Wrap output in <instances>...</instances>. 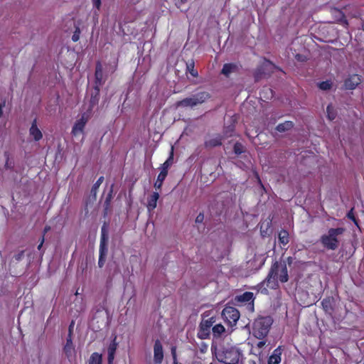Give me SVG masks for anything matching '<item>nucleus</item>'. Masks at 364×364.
<instances>
[{
  "mask_svg": "<svg viewBox=\"0 0 364 364\" xmlns=\"http://www.w3.org/2000/svg\"><path fill=\"white\" fill-rule=\"evenodd\" d=\"M164 359L163 346L161 341L157 339L154 345V364H161Z\"/></svg>",
  "mask_w": 364,
  "mask_h": 364,
  "instance_id": "9d476101",
  "label": "nucleus"
},
{
  "mask_svg": "<svg viewBox=\"0 0 364 364\" xmlns=\"http://www.w3.org/2000/svg\"><path fill=\"white\" fill-rule=\"evenodd\" d=\"M256 176H257V178L258 183H259V184L260 185V186H261L262 188H264V186H263V184H262V181H261V179H260V178H259V175H258L257 173H256Z\"/></svg>",
  "mask_w": 364,
  "mask_h": 364,
  "instance_id": "6e6d98bb",
  "label": "nucleus"
},
{
  "mask_svg": "<svg viewBox=\"0 0 364 364\" xmlns=\"http://www.w3.org/2000/svg\"><path fill=\"white\" fill-rule=\"evenodd\" d=\"M213 335L214 337L218 338L225 333V328L222 324H216L212 328Z\"/></svg>",
  "mask_w": 364,
  "mask_h": 364,
  "instance_id": "c85d7f7f",
  "label": "nucleus"
},
{
  "mask_svg": "<svg viewBox=\"0 0 364 364\" xmlns=\"http://www.w3.org/2000/svg\"><path fill=\"white\" fill-rule=\"evenodd\" d=\"M50 227L49 225H46V226H45V228H44V229H43V234H42V235H41V236H43V238H45V235H46V234L48 231H50Z\"/></svg>",
  "mask_w": 364,
  "mask_h": 364,
  "instance_id": "603ef678",
  "label": "nucleus"
},
{
  "mask_svg": "<svg viewBox=\"0 0 364 364\" xmlns=\"http://www.w3.org/2000/svg\"><path fill=\"white\" fill-rule=\"evenodd\" d=\"M215 322V318L212 316L208 319H203L199 324L197 336L200 339H207L210 335V328Z\"/></svg>",
  "mask_w": 364,
  "mask_h": 364,
  "instance_id": "0eeeda50",
  "label": "nucleus"
},
{
  "mask_svg": "<svg viewBox=\"0 0 364 364\" xmlns=\"http://www.w3.org/2000/svg\"><path fill=\"white\" fill-rule=\"evenodd\" d=\"M295 58L299 62H305L307 60L306 57L305 55H301V54H296L295 55Z\"/></svg>",
  "mask_w": 364,
  "mask_h": 364,
  "instance_id": "37998d69",
  "label": "nucleus"
},
{
  "mask_svg": "<svg viewBox=\"0 0 364 364\" xmlns=\"http://www.w3.org/2000/svg\"><path fill=\"white\" fill-rule=\"evenodd\" d=\"M282 348L279 346L275 348L272 354L269 357L267 364H280L282 360Z\"/></svg>",
  "mask_w": 364,
  "mask_h": 364,
  "instance_id": "4468645a",
  "label": "nucleus"
},
{
  "mask_svg": "<svg viewBox=\"0 0 364 364\" xmlns=\"http://www.w3.org/2000/svg\"><path fill=\"white\" fill-rule=\"evenodd\" d=\"M101 1H102V0H92L94 7H95V8H96V9H97L98 10H99V9H100V7H101V4H102Z\"/></svg>",
  "mask_w": 364,
  "mask_h": 364,
  "instance_id": "49530a36",
  "label": "nucleus"
},
{
  "mask_svg": "<svg viewBox=\"0 0 364 364\" xmlns=\"http://www.w3.org/2000/svg\"><path fill=\"white\" fill-rule=\"evenodd\" d=\"M266 345V341L263 339L259 341L256 346L258 349H262Z\"/></svg>",
  "mask_w": 364,
  "mask_h": 364,
  "instance_id": "09e8293b",
  "label": "nucleus"
},
{
  "mask_svg": "<svg viewBox=\"0 0 364 364\" xmlns=\"http://www.w3.org/2000/svg\"><path fill=\"white\" fill-rule=\"evenodd\" d=\"M108 239L107 225L105 223L101 228L100 241H108Z\"/></svg>",
  "mask_w": 364,
  "mask_h": 364,
  "instance_id": "f704fd0d",
  "label": "nucleus"
},
{
  "mask_svg": "<svg viewBox=\"0 0 364 364\" xmlns=\"http://www.w3.org/2000/svg\"><path fill=\"white\" fill-rule=\"evenodd\" d=\"M112 187L111 188L109 193L107 194L104 202V214L106 215L110 208L111 200L112 199Z\"/></svg>",
  "mask_w": 364,
  "mask_h": 364,
  "instance_id": "cd10ccee",
  "label": "nucleus"
},
{
  "mask_svg": "<svg viewBox=\"0 0 364 364\" xmlns=\"http://www.w3.org/2000/svg\"><path fill=\"white\" fill-rule=\"evenodd\" d=\"M249 364H257V363L255 360H251L249 361Z\"/></svg>",
  "mask_w": 364,
  "mask_h": 364,
  "instance_id": "4d7b16f0",
  "label": "nucleus"
},
{
  "mask_svg": "<svg viewBox=\"0 0 364 364\" xmlns=\"http://www.w3.org/2000/svg\"><path fill=\"white\" fill-rule=\"evenodd\" d=\"M88 120V114L86 113H83L81 117L75 122L72 128L71 134L73 136H77L80 134H82L84 132L85 125L87 123Z\"/></svg>",
  "mask_w": 364,
  "mask_h": 364,
  "instance_id": "6e6552de",
  "label": "nucleus"
},
{
  "mask_svg": "<svg viewBox=\"0 0 364 364\" xmlns=\"http://www.w3.org/2000/svg\"><path fill=\"white\" fill-rule=\"evenodd\" d=\"M117 63H116L115 66H114V70H115L117 69Z\"/></svg>",
  "mask_w": 364,
  "mask_h": 364,
  "instance_id": "bf43d9fd",
  "label": "nucleus"
},
{
  "mask_svg": "<svg viewBox=\"0 0 364 364\" xmlns=\"http://www.w3.org/2000/svg\"><path fill=\"white\" fill-rule=\"evenodd\" d=\"M23 256H24V250H21L18 253L16 254L14 257L16 261L19 262L22 259Z\"/></svg>",
  "mask_w": 364,
  "mask_h": 364,
  "instance_id": "79ce46f5",
  "label": "nucleus"
},
{
  "mask_svg": "<svg viewBox=\"0 0 364 364\" xmlns=\"http://www.w3.org/2000/svg\"><path fill=\"white\" fill-rule=\"evenodd\" d=\"M29 134L36 141H40L43 138V134L37 126V119H34L29 129Z\"/></svg>",
  "mask_w": 364,
  "mask_h": 364,
  "instance_id": "ddd939ff",
  "label": "nucleus"
},
{
  "mask_svg": "<svg viewBox=\"0 0 364 364\" xmlns=\"http://www.w3.org/2000/svg\"><path fill=\"white\" fill-rule=\"evenodd\" d=\"M362 82V76L358 74L349 75L344 80L346 90H355Z\"/></svg>",
  "mask_w": 364,
  "mask_h": 364,
  "instance_id": "1a4fd4ad",
  "label": "nucleus"
},
{
  "mask_svg": "<svg viewBox=\"0 0 364 364\" xmlns=\"http://www.w3.org/2000/svg\"><path fill=\"white\" fill-rule=\"evenodd\" d=\"M181 3L183 4L186 1V0H181Z\"/></svg>",
  "mask_w": 364,
  "mask_h": 364,
  "instance_id": "13d9d810",
  "label": "nucleus"
},
{
  "mask_svg": "<svg viewBox=\"0 0 364 364\" xmlns=\"http://www.w3.org/2000/svg\"><path fill=\"white\" fill-rule=\"evenodd\" d=\"M208 346L205 342H201L199 345V350L201 353H205L208 350Z\"/></svg>",
  "mask_w": 364,
  "mask_h": 364,
  "instance_id": "ea45409f",
  "label": "nucleus"
},
{
  "mask_svg": "<svg viewBox=\"0 0 364 364\" xmlns=\"http://www.w3.org/2000/svg\"><path fill=\"white\" fill-rule=\"evenodd\" d=\"M100 87L94 86V91L91 94L90 100L89 110H92L93 107L97 105L100 100Z\"/></svg>",
  "mask_w": 364,
  "mask_h": 364,
  "instance_id": "6ab92c4d",
  "label": "nucleus"
},
{
  "mask_svg": "<svg viewBox=\"0 0 364 364\" xmlns=\"http://www.w3.org/2000/svg\"><path fill=\"white\" fill-rule=\"evenodd\" d=\"M326 112H327L328 118L330 120H333L336 118V114L334 112L333 108L331 105L327 106Z\"/></svg>",
  "mask_w": 364,
  "mask_h": 364,
  "instance_id": "e433bc0d",
  "label": "nucleus"
},
{
  "mask_svg": "<svg viewBox=\"0 0 364 364\" xmlns=\"http://www.w3.org/2000/svg\"><path fill=\"white\" fill-rule=\"evenodd\" d=\"M347 218L350 220H351L354 224L357 226H358V220L356 219L355 215H354V213H353V208H351L348 213H347Z\"/></svg>",
  "mask_w": 364,
  "mask_h": 364,
  "instance_id": "4c0bfd02",
  "label": "nucleus"
},
{
  "mask_svg": "<svg viewBox=\"0 0 364 364\" xmlns=\"http://www.w3.org/2000/svg\"><path fill=\"white\" fill-rule=\"evenodd\" d=\"M254 294L251 291H245L241 295L237 296V301L239 302H250L254 306Z\"/></svg>",
  "mask_w": 364,
  "mask_h": 364,
  "instance_id": "aec40b11",
  "label": "nucleus"
},
{
  "mask_svg": "<svg viewBox=\"0 0 364 364\" xmlns=\"http://www.w3.org/2000/svg\"><path fill=\"white\" fill-rule=\"evenodd\" d=\"M80 33V28L78 27H77L75 29V31L74 32V33L72 36V40L73 42H77L79 40Z\"/></svg>",
  "mask_w": 364,
  "mask_h": 364,
  "instance_id": "58836bf2",
  "label": "nucleus"
},
{
  "mask_svg": "<svg viewBox=\"0 0 364 364\" xmlns=\"http://www.w3.org/2000/svg\"><path fill=\"white\" fill-rule=\"evenodd\" d=\"M4 156L6 158V162L4 164L5 169L13 171L14 167V161L10 159L9 153L8 151H5Z\"/></svg>",
  "mask_w": 364,
  "mask_h": 364,
  "instance_id": "c756f323",
  "label": "nucleus"
},
{
  "mask_svg": "<svg viewBox=\"0 0 364 364\" xmlns=\"http://www.w3.org/2000/svg\"><path fill=\"white\" fill-rule=\"evenodd\" d=\"M294 127V123L291 121H286L283 123L279 124L276 127V130L279 132H284L286 131H289L292 129Z\"/></svg>",
  "mask_w": 364,
  "mask_h": 364,
  "instance_id": "b1692460",
  "label": "nucleus"
},
{
  "mask_svg": "<svg viewBox=\"0 0 364 364\" xmlns=\"http://www.w3.org/2000/svg\"><path fill=\"white\" fill-rule=\"evenodd\" d=\"M239 311L232 306H225L222 311V317L228 325L234 326L240 318Z\"/></svg>",
  "mask_w": 364,
  "mask_h": 364,
  "instance_id": "423d86ee",
  "label": "nucleus"
},
{
  "mask_svg": "<svg viewBox=\"0 0 364 364\" xmlns=\"http://www.w3.org/2000/svg\"><path fill=\"white\" fill-rule=\"evenodd\" d=\"M328 303H329V301H327V300H326V299H323V300L322 301V302H321V304H322V305H323V308H324V309L328 308Z\"/></svg>",
  "mask_w": 364,
  "mask_h": 364,
  "instance_id": "864d4df0",
  "label": "nucleus"
},
{
  "mask_svg": "<svg viewBox=\"0 0 364 364\" xmlns=\"http://www.w3.org/2000/svg\"><path fill=\"white\" fill-rule=\"evenodd\" d=\"M105 82L103 79L102 65L100 61H97L95 65V87H100Z\"/></svg>",
  "mask_w": 364,
  "mask_h": 364,
  "instance_id": "9b49d317",
  "label": "nucleus"
},
{
  "mask_svg": "<svg viewBox=\"0 0 364 364\" xmlns=\"http://www.w3.org/2000/svg\"><path fill=\"white\" fill-rule=\"evenodd\" d=\"M117 348V343L116 342V338L110 343L107 349V362L108 364H113L114 359V355Z\"/></svg>",
  "mask_w": 364,
  "mask_h": 364,
  "instance_id": "dca6fc26",
  "label": "nucleus"
},
{
  "mask_svg": "<svg viewBox=\"0 0 364 364\" xmlns=\"http://www.w3.org/2000/svg\"><path fill=\"white\" fill-rule=\"evenodd\" d=\"M188 72L193 77L198 76V71L195 69V63L193 59L186 62V73Z\"/></svg>",
  "mask_w": 364,
  "mask_h": 364,
  "instance_id": "393cba45",
  "label": "nucleus"
},
{
  "mask_svg": "<svg viewBox=\"0 0 364 364\" xmlns=\"http://www.w3.org/2000/svg\"><path fill=\"white\" fill-rule=\"evenodd\" d=\"M104 181V177L103 176H100L97 180V181L94 183V185L92 186V188H91V193L93 194L94 196L96 195L97 192V190L99 188V187L100 186V185Z\"/></svg>",
  "mask_w": 364,
  "mask_h": 364,
  "instance_id": "72a5a7b5",
  "label": "nucleus"
},
{
  "mask_svg": "<svg viewBox=\"0 0 364 364\" xmlns=\"http://www.w3.org/2000/svg\"><path fill=\"white\" fill-rule=\"evenodd\" d=\"M273 319L270 316H259L252 323V335L259 340L264 339L269 334Z\"/></svg>",
  "mask_w": 364,
  "mask_h": 364,
  "instance_id": "7ed1b4c3",
  "label": "nucleus"
},
{
  "mask_svg": "<svg viewBox=\"0 0 364 364\" xmlns=\"http://www.w3.org/2000/svg\"><path fill=\"white\" fill-rule=\"evenodd\" d=\"M105 261H106V257H99V259H98L99 267L102 268L105 265Z\"/></svg>",
  "mask_w": 364,
  "mask_h": 364,
  "instance_id": "de8ad7c7",
  "label": "nucleus"
},
{
  "mask_svg": "<svg viewBox=\"0 0 364 364\" xmlns=\"http://www.w3.org/2000/svg\"><path fill=\"white\" fill-rule=\"evenodd\" d=\"M318 87L321 90H329L332 87V82L329 80L322 81L318 84Z\"/></svg>",
  "mask_w": 364,
  "mask_h": 364,
  "instance_id": "473e14b6",
  "label": "nucleus"
},
{
  "mask_svg": "<svg viewBox=\"0 0 364 364\" xmlns=\"http://www.w3.org/2000/svg\"><path fill=\"white\" fill-rule=\"evenodd\" d=\"M279 270V263L278 262H274L270 268V270L263 282L259 285H263L264 283H267V287L275 289L278 288V272Z\"/></svg>",
  "mask_w": 364,
  "mask_h": 364,
  "instance_id": "39448f33",
  "label": "nucleus"
},
{
  "mask_svg": "<svg viewBox=\"0 0 364 364\" xmlns=\"http://www.w3.org/2000/svg\"><path fill=\"white\" fill-rule=\"evenodd\" d=\"M210 98V95L206 91H201L196 93L190 97H186L176 103L177 107H193L198 105L203 104Z\"/></svg>",
  "mask_w": 364,
  "mask_h": 364,
  "instance_id": "20e7f679",
  "label": "nucleus"
},
{
  "mask_svg": "<svg viewBox=\"0 0 364 364\" xmlns=\"http://www.w3.org/2000/svg\"><path fill=\"white\" fill-rule=\"evenodd\" d=\"M88 364H102V355L97 352L91 354Z\"/></svg>",
  "mask_w": 364,
  "mask_h": 364,
  "instance_id": "a878e982",
  "label": "nucleus"
},
{
  "mask_svg": "<svg viewBox=\"0 0 364 364\" xmlns=\"http://www.w3.org/2000/svg\"><path fill=\"white\" fill-rule=\"evenodd\" d=\"M278 240L280 245L285 247L289 242V235L287 230H282L278 234Z\"/></svg>",
  "mask_w": 364,
  "mask_h": 364,
  "instance_id": "5701e85b",
  "label": "nucleus"
},
{
  "mask_svg": "<svg viewBox=\"0 0 364 364\" xmlns=\"http://www.w3.org/2000/svg\"><path fill=\"white\" fill-rule=\"evenodd\" d=\"M346 229L344 228H331L328 230L327 233L320 237V242L326 250H336L340 244L339 236L342 235Z\"/></svg>",
  "mask_w": 364,
  "mask_h": 364,
  "instance_id": "f03ea898",
  "label": "nucleus"
},
{
  "mask_svg": "<svg viewBox=\"0 0 364 364\" xmlns=\"http://www.w3.org/2000/svg\"><path fill=\"white\" fill-rule=\"evenodd\" d=\"M224 136L220 134H217L215 136L206 139L204 142V146L205 148H213L220 146L223 144Z\"/></svg>",
  "mask_w": 364,
  "mask_h": 364,
  "instance_id": "f8f14e48",
  "label": "nucleus"
},
{
  "mask_svg": "<svg viewBox=\"0 0 364 364\" xmlns=\"http://www.w3.org/2000/svg\"><path fill=\"white\" fill-rule=\"evenodd\" d=\"M168 174L165 171H161L157 176L156 181L154 183V188L156 190L161 189L164 180L166 179Z\"/></svg>",
  "mask_w": 364,
  "mask_h": 364,
  "instance_id": "bb28decb",
  "label": "nucleus"
},
{
  "mask_svg": "<svg viewBox=\"0 0 364 364\" xmlns=\"http://www.w3.org/2000/svg\"><path fill=\"white\" fill-rule=\"evenodd\" d=\"M203 220H204V215H203V213H200L196 218V223H203Z\"/></svg>",
  "mask_w": 364,
  "mask_h": 364,
  "instance_id": "a18cd8bd",
  "label": "nucleus"
},
{
  "mask_svg": "<svg viewBox=\"0 0 364 364\" xmlns=\"http://www.w3.org/2000/svg\"><path fill=\"white\" fill-rule=\"evenodd\" d=\"M44 242H45V238H43V236H41V238L39 239V245H38V247H37L39 251L41 250V248L43 245Z\"/></svg>",
  "mask_w": 364,
  "mask_h": 364,
  "instance_id": "8fccbe9b",
  "label": "nucleus"
},
{
  "mask_svg": "<svg viewBox=\"0 0 364 364\" xmlns=\"http://www.w3.org/2000/svg\"><path fill=\"white\" fill-rule=\"evenodd\" d=\"M239 70L238 65L235 63H225L223 65L221 74L227 77H229L232 73H237Z\"/></svg>",
  "mask_w": 364,
  "mask_h": 364,
  "instance_id": "2eb2a0df",
  "label": "nucleus"
},
{
  "mask_svg": "<svg viewBox=\"0 0 364 364\" xmlns=\"http://www.w3.org/2000/svg\"><path fill=\"white\" fill-rule=\"evenodd\" d=\"M265 91L268 92L269 93L270 97H272L273 96V92L270 88L268 87H264L260 93V96L262 97V93L264 92Z\"/></svg>",
  "mask_w": 364,
  "mask_h": 364,
  "instance_id": "3c124183",
  "label": "nucleus"
},
{
  "mask_svg": "<svg viewBox=\"0 0 364 364\" xmlns=\"http://www.w3.org/2000/svg\"><path fill=\"white\" fill-rule=\"evenodd\" d=\"M63 352L68 358L72 357L75 352L73 338H70V336H67L66 343L63 347Z\"/></svg>",
  "mask_w": 364,
  "mask_h": 364,
  "instance_id": "f3484780",
  "label": "nucleus"
},
{
  "mask_svg": "<svg viewBox=\"0 0 364 364\" xmlns=\"http://www.w3.org/2000/svg\"><path fill=\"white\" fill-rule=\"evenodd\" d=\"M74 324H75V322L73 321H72L70 324L69 325L68 336H70V338H73V331Z\"/></svg>",
  "mask_w": 364,
  "mask_h": 364,
  "instance_id": "c03bdc74",
  "label": "nucleus"
},
{
  "mask_svg": "<svg viewBox=\"0 0 364 364\" xmlns=\"http://www.w3.org/2000/svg\"><path fill=\"white\" fill-rule=\"evenodd\" d=\"M108 241H100L99 257H106L108 252L107 248Z\"/></svg>",
  "mask_w": 364,
  "mask_h": 364,
  "instance_id": "7c9ffc66",
  "label": "nucleus"
},
{
  "mask_svg": "<svg viewBox=\"0 0 364 364\" xmlns=\"http://www.w3.org/2000/svg\"><path fill=\"white\" fill-rule=\"evenodd\" d=\"M211 351L216 359L223 364H237L241 356L239 349L232 346H222L218 349L216 346L212 345Z\"/></svg>",
  "mask_w": 364,
  "mask_h": 364,
  "instance_id": "f257e3e1",
  "label": "nucleus"
},
{
  "mask_svg": "<svg viewBox=\"0 0 364 364\" xmlns=\"http://www.w3.org/2000/svg\"><path fill=\"white\" fill-rule=\"evenodd\" d=\"M5 106V102L3 104L0 103V118L3 115V107Z\"/></svg>",
  "mask_w": 364,
  "mask_h": 364,
  "instance_id": "5fc2aeb1",
  "label": "nucleus"
},
{
  "mask_svg": "<svg viewBox=\"0 0 364 364\" xmlns=\"http://www.w3.org/2000/svg\"><path fill=\"white\" fill-rule=\"evenodd\" d=\"M280 272L278 273V278L280 282L285 283L289 280L288 270L286 264L279 263Z\"/></svg>",
  "mask_w": 364,
  "mask_h": 364,
  "instance_id": "412c9836",
  "label": "nucleus"
},
{
  "mask_svg": "<svg viewBox=\"0 0 364 364\" xmlns=\"http://www.w3.org/2000/svg\"><path fill=\"white\" fill-rule=\"evenodd\" d=\"M159 198V193L158 192H154L147 200V210L151 212L153 211L157 205V200Z\"/></svg>",
  "mask_w": 364,
  "mask_h": 364,
  "instance_id": "a211bd4d",
  "label": "nucleus"
},
{
  "mask_svg": "<svg viewBox=\"0 0 364 364\" xmlns=\"http://www.w3.org/2000/svg\"><path fill=\"white\" fill-rule=\"evenodd\" d=\"M235 132V125L231 124L230 126H227L224 128L223 134L225 137H230L232 136L233 132Z\"/></svg>",
  "mask_w": 364,
  "mask_h": 364,
  "instance_id": "c9c22d12",
  "label": "nucleus"
},
{
  "mask_svg": "<svg viewBox=\"0 0 364 364\" xmlns=\"http://www.w3.org/2000/svg\"><path fill=\"white\" fill-rule=\"evenodd\" d=\"M171 355L173 357V364H178L177 362V356H176V348L175 346H173L171 348Z\"/></svg>",
  "mask_w": 364,
  "mask_h": 364,
  "instance_id": "a19ab883",
  "label": "nucleus"
},
{
  "mask_svg": "<svg viewBox=\"0 0 364 364\" xmlns=\"http://www.w3.org/2000/svg\"><path fill=\"white\" fill-rule=\"evenodd\" d=\"M173 162V146H171V151L169 156L166 161L162 164L161 171H165L166 174H168V171L169 167L172 165Z\"/></svg>",
  "mask_w": 364,
  "mask_h": 364,
  "instance_id": "4be33fe9",
  "label": "nucleus"
},
{
  "mask_svg": "<svg viewBox=\"0 0 364 364\" xmlns=\"http://www.w3.org/2000/svg\"><path fill=\"white\" fill-rule=\"evenodd\" d=\"M233 151L236 155H240L245 151V147L242 143L237 141L234 144Z\"/></svg>",
  "mask_w": 364,
  "mask_h": 364,
  "instance_id": "2f4dec72",
  "label": "nucleus"
}]
</instances>
